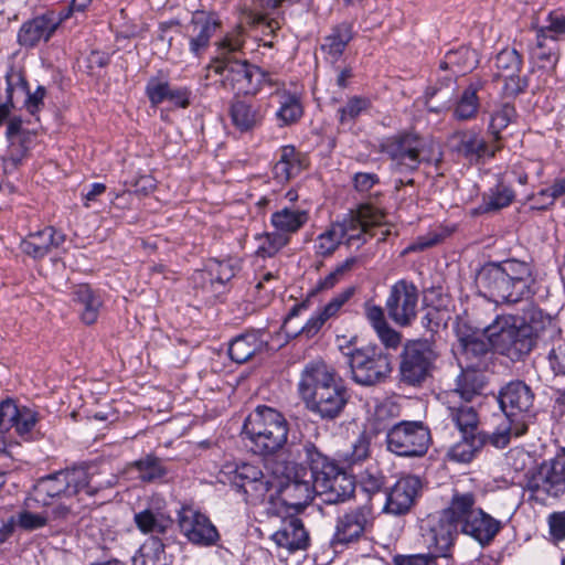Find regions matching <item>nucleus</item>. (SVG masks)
<instances>
[{
	"label": "nucleus",
	"mask_w": 565,
	"mask_h": 565,
	"mask_svg": "<svg viewBox=\"0 0 565 565\" xmlns=\"http://www.w3.org/2000/svg\"><path fill=\"white\" fill-rule=\"evenodd\" d=\"M423 531V543L428 550V556H434L436 561L438 557L450 556V550L458 535L455 525L439 514L438 518L429 519Z\"/></svg>",
	"instance_id": "412c9836"
},
{
	"label": "nucleus",
	"mask_w": 565,
	"mask_h": 565,
	"mask_svg": "<svg viewBox=\"0 0 565 565\" xmlns=\"http://www.w3.org/2000/svg\"><path fill=\"white\" fill-rule=\"evenodd\" d=\"M53 23L46 13L24 22L18 32L19 44L24 47H33L42 40L49 41L55 32Z\"/></svg>",
	"instance_id": "c9c22d12"
},
{
	"label": "nucleus",
	"mask_w": 565,
	"mask_h": 565,
	"mask_svg": "<svg viewBox=\"0 0 565 565\" xmlns=\"http://www.w3.org/2000/svg\"><path fill=\"white\" fill-rule=\"evenodd\" d=\"M209 270L212 280L222 285L230 281L235 276L234 267L228 260L213 259L210 262Z\"/></svg>",
	"instance_id": "774afa93"
},
{
	"label": "nucleus",
	"mask_w": 565,
	"mask_h": 565,
	"mask_svg": "<svg viewBox=\"0 0 565 565\" xmlns=\"http://www.w3.org/2000/svg\"><path fill=\"white\" fill-rule=\"evenodd\" d=\"M228 115L238 131L249 132L262 126L265 109L255 100L235 96L230 103Z\"/></svg>",
	"instance_id": "a878e982"
},
{
	"label": "nucleus",
	"mask_w": 565,
	"mask_h": 565,
	"mask_svg": "<svg viewBox=\"0 0 565 565\" xmlns=\"http://www.w3.org/2000/svg\"><path fill=\"white\" fill-rule=\"evenodd\" d=\"M373 523L372 508L360 505L341 514L337 520L333 544L358 541Z\"/></svg>",
	"instance_id": "aec40b11"
},
{
	"label": "nucleus",
	"mask_w": 565,
	"mask_h": 565,
	"mask_svg": "<svg viewBox=\"0 0 565 565\" xmlns=\"http://www.w3.org/2000/svg\"><path fill=\"white\" fill-rule=\"evenodd\" d=\"M481 81L471 82L463 90L457 106L454 110V116L459 120H468L477 115L479 108L478 92L482 88Z\"/></svg>",
	"instance_id": "603ef678"
},
{
	"label": "nucleus",
	"mask_w": 565,
	"mask_h": 565,
	"mask_svg": "<svg viewBox=\"0 0 565 565\" xmlns=\"http://www.w3.org/2000/svg\"><path fill=\"white\" fill-rule=\"evenodd\" d=\"M532 58L539 67L553 70L559 60V47L555 36L547 38L544 30H537L536 44L531 51Z\"/></svg>",
	"instance_id": "58836bf2"
},
{
	"label": "nucleus",
	"mask_w": 565,
	"mask_h": 565,
	"mask_svg": "<svg viewBox=\"0 0 565 565\" xmlns=\"http://www.w3.org/2000/svg\"><path fill=\"white\" fill-rule=\"evenodd\" d=\"M273 541L289 552L303 550L308 546L309 535L300 519L290 516L282 521V525L271 535Z\"/></svg>",
	"instance_id": "473e14b6"
},
{
	"label": "nucleus",
	"mask_w": 565,
	"mask_h": 565,
	"mask_svg": "<svg viewBox=\"0 0 565 565\" xmlns=\"http://www.w3.org/2000/svg\"><path fill=\"white\" fill-rule=\"evenodd\" d=\"M514 191L503 182L490 189L488 193L482 196L481 204L475 210L477 214L497 212L501 209L509 206L514 200Z\"/></svg>",
	"instance_id": "49530a36"
},
{
	"label": "nucleus",
	"mask_w": 565,
	"mask_h": 565,
	"mask_svg": "<svg viewBox=\"0 0 565 565\" xmlns=\"http://www.w3.org/2000/svg\"><path fill=\"white\" fill-rule=\"evenodd\" d=\"M437 353L433 345L424 340L407 342L398 356L399 383L420 387L433 376Z\"/></svg>",
	"instance_id": "9d476101"
},
{
	"label": "nucleus",
	"mask_w": 565,
	"mask_h": 565,
	"mask_svg": "<svg viewBox=\"0 0 565 565\" xmlns=\"http://www.w3.org/2000/svg\"><path fill=\"white\" fill-rule=\"evenodd\" d=\"M481 369H468L461 371L456 380V387L451 395L461 398L460 402L470 403L476 396L482 393L484 382L478 373Z\"/></svg>",
	"instance_id": "37998d69"
},
{
	"label": "nucleus",
	"mask_w": 565,
	"mask_h": 565,
	"mask_svg": "<svg viewBox=\"0 0 565 565\" xmlns=\"http://www.w3.org/2000/svg\"><path fill=\"white\" fill-rule=\"evenodd\" d=\"M179 526L183 535L195 545L212 546L220 540V534L210 519L191 508L182 509Z\"/></svg>",
	"instance_id": "4be33fe9"
},
{
	"label": "nucleus",
	"mask_w": 565,
	"mask_h": 565,
	"mask_svg": "<svg viewBox=\"0 0 565 565\" xmlns=\"http://www.w3.org/2000/svg\"><path fill=\"white\" fill-rule=\"evenodd\" d=\"M115 483L116 478L111 473L104 475L94 466H75L40 479L34 486L33 497L42 505H50L56 498L96 497Z\"/></svg>",
	"instance_id": "f03ea898"
},
{
	"label": "nucleus",
	"mask_w": 565,
	"mask_h": 565,
	"mask_svg": "<svg viewBox=\"0 0 565 565\" xmlns=\"http://www.w3.org/2000/svg\"><path fill=\"white\" fill-rule=\"evenodd\" d=\"M522 329H527V335L532 340L533 348L537 340L553 338L558 333V328L553 318L537 307L529 306L519 317Z\"/></svg>",
	"instance_id": "cd10ccee"
},
{
	"label": "nucleus",
	"mask_w": 565,
	"mask_h": 565,
	"mask_svg": "<svg viewBox=\"0 0 565 565\" xmlns=\"http://www.w3.org/2000/svg\"><path fill=\"white\" fill-rule=\"evenodd\" d=\"M353 26L351 23L342 22L331 29L330 34L323 39L321 50L335 62L343 54L347 45L353 39Z\"/></svg>",
	"instance_id": "ea45409f"
},
{
	"label": "nucleus",
	"mask_w": 565,
	"mask_h": 565,
	"mask_svg": "<svg viewBox=\"0 0 565 565\" xmlns=\"http://www.w3.org/2000/svg\"><path fill=\"white\" fill-rule=\"evenodd\" d=\"M131 467L138 472V478L143 482L162 480L168 473L162 459L153 455H147L134 461Z\"/></svg>",
	"instance_id": "864d4df0"
},
{
	"label": "nucleus",
	"mask_w": 565,
	"mask_h": 565,
	"mask_svg": "<svg viewBox=\"0 0 565 565\" xmlns=\"http://www.w3.org/2000/svg\"><path fill=\"white\" fill-rule=\"evenodd\" d=\"M298 394L308 411L327 420L338 418L350 399L335 370L322 360L305 365L298 382Z\"/></svg>",
	"instance_id": "f257e3e1"
},
{
	"label": "nucleus",
	"mask_w": 565,
	"mask_h": 565,
	"mask_svg": "<svg viewBox=\"0 0 565 565\" xmlns=\"http://www.w3.org/2000/svg\"><path fill=\"white\" fill-rule=\"evenodd\" d=\"M220 26L221 22L214 14L195 11L185 26L190 52L194 56L201 57L209 49L211 39Z\"/></svg>",
	"instance_id": "b1692460"
},
{
	"label": "nucleus",
	"mask_w": 565,
	"mask_h": 565,
	"mask_svg": "<svg viewBox=\"0 0 565 565\" xmlns=\"http://www.w3.org/2000/svg\"><path fill=\"white\" fill-rule=\"evenodd\" d=\"M423 491L418 476L404 475L387 489L383 511L393 515H405L415 505Z\"/></svg>",
	"instance_id": "6ab92c4d"
},
{
	"label": "nucleus",
	"mask_w": 565,
	"mask_h": 565,
	"mask_svg": "<svg viewBox=\"0 0 565 565\" xmlns=\"http://www.w3.org/2000/svg\"><path fill=\"white\" fill-rule=\"evenodd\" d=\"M279 466L280 463L277 462L274 473H280L286 481H281L278 484L275 483L274 488L279 490L287 505L296 510L305 508L317 495L315 487L307 477V467L301 463H294L292 459L288 456L281 470Z\"/></svg>",
	"instance_id": "4468645a"
},
{
	"label": "nucleus",
	"mask_w": 565,
	"mask_h": 565,
	"mask_svg": "<svg viewBox=\"0 0 565 565\" xmlns=\"http://www.w3.org/2000/svg\"><path fill=\"white\" fill-rule=\"evenodd\" d=\"M478 509L476 495L472 492L455 491L448 507L440 512V515L457 530H461L465 522L470 520Z\"/></svg>",
	"instance_id": "72a5a7b5"
},
{
	"label": "nucleus",
	"mask_w": 565,
	"mask_h": 565,
	"mask_svg": "<svg viewBox=\"0 0 565 565\" xmlns=\"http://www.w3.org/2000/svg\"><path fill=\"white\" fill-rule=\"evenodd\" d=\"M220 476L223 483H230L237 492L244 494L246 502L254 504L263 502L275 487V481L269 476L250 463L225 465Z\"/></svg>",
	"instance_id": "ddd939ff"
},
{
	"label": "nucleus",
	"mask_w": 565,
	"mask_h": 565,
	"mask_svg": "<svg viewBox=\"0 0 565 565\" xmlns=\"http://www.w3.org/2000/svg\"><path fill=\"white\" fill-rule=\"evenodd\" d=\"M541 196H546L547 200L545 202H540L534 204L532 207L535 210H546L554 205L556 199L565 195V177L557 178L554 180L552 185L546 189H542L540 191Z\"/></svg>",
	"instance_id": "69168bd1"
},
{
	"label": "nucleus",
	"mask_w": 565,
	"mask_h": 565,
	"mask_svg": "<svg viewBox=\"0 0 565 565\" xmlns=\"http://www.w3.org/2000/svg\"><path fill=\"white\" fill-rule=\"evenodd\" d=\"M419 291L406 279L396 281L390 289L385 309L390 319L399 327L409 326L417 316Z\"/></svg>",
	"instance_id": "f3484780"
},
{
	"label": "nucleus",
	"mask_w": 565,
	"mask_h": 565,
	"mask_svg": "<svg viewBox=\"0 0 565 565\" xmlns=\"http://www.w3.org/2000/svg\"><path fill=\"white\" fill-rule=\"evenodd\" d=\"M385 214L372 204H362L355 215L337 223L343 230V243L352 245L354 242L365 243V236H379L384 241L390 235V228L385 227Z\"/></svg>",
	"instance_id": "2eb2a0df"
},
{
	"label": "nucleus",
	"mask_w": 565,
	"mask_h": 565,
	"mask_svg": "<svg viewBox=\"0 0 565 565\" xmlns=\"http://www.w3.org/2000/svg\"><path fill=\"white\" fill-rule=\"evenodd\" d=\"M244 45L241 31L226 34L216 43V55L206 66L205 79L210 78V73L214 72L221 75V85L239 95H256L258 93V82L262 68L248 63L246 60L235 57Z\"/></svg>",
	"instance_id": "7ed1b4c3"
},
{
	"label": "nucleus",
	"mask_w": 565,
	"mask_h": 565,
	"mask_svg": "<svg viewBox=\"0 0 565 565\" xmlns=\"http://www.w3.org/2000/svg\"><path fill=\"white\" fill-rule=\"evenodd\" d=\"M326 491H321L318 495L322 497L326 503H340L350 499L355 490V481L352 476L342 470L334 476L326 486Z\"/></svg>",
	"instance_id": "c03bdc74"
},
{
	"label": "nucleus",
	"mask_w": 565,
	"mask_h": 565,
	"mask_svg": "<svg viewBox=\"0 0 565 565\" xmlns=\"http://www.w3.org/2000/svg\"><path fill=\"white\" fill-rule=\"evenodd\" d=\"M501 522L482 509L475 511L473 516L465 522L461 533L471 536L482 546L489 545L501 530Z\"/></svg>",
	"instance_id": "2f4dec72"
},
{
	"label": "nucleus",
	"mask_w": 565,
	"mask_h": 565,
	"mask_svg": "<svg viewBox=\"0 0 565 565\" xmlns=\"http://www.w3.org/2000/svg\"><path fill=\"white\" fill-rule=\"evenodd\" d=\"M134 521L141 533L151 534V536L166 534L173 524V520L170 515L153 508H147L135 513Z\"/></svg>",
	"instance_id": "4c0bfd02"
},
{
	"label": "nucleus",
	"mask_w": 565,
	"mask_h": 565,
	"mask_svg": "<svg viewBox=\"0 0 565 565\" xmlns=\"http://www.w3.org/2000/svg\"><path fill=\"white\" fill-rule=\"evenodd\" d=\"M307 167L305 156L294 146H284L279 151V159L274 164L273 174L277 182L285 183L299 175Z\"/></svg>",
	"instance_id": "f704fd0d"
},
{
	"label": "nucleus",
	"mask_w": 565,
	"mask_h": 565,
	"mask_svg": "<svg viewBox=\"0 0 565 565\" xmlns=\"http://www.w3.org/2000/svg\"><path fill=\"white\" fill-rule=\"evenodd\" d=\"M266 344L255 333H246L236 337L228 347V355L232 361L242 364L255 354L264 351Z\"/></svg>",
	"instance_id": "79ce46f5"
},
{
	"label": "nucleus",
	"mask_w": 565,
	"mask_h": 565,
	"mask_svg": "<svg viewBox=\"0 0 565 565\" xmlns=\"http://www.w3.org/2000/svg\"><path fill=\"white\" fill-rule=\"evenodd\" d=\"M343 230L337 223L317 237L316 253L322 257L331 256L343 243Z\"/></svg>",
	"instance_id": "4d7b16f0"
},
{
	"label": "nucleus",
	"mask_w": 565,
	"mask_h": 565,
	"mask_svg": "<svg viewBox=\"0 0 565 565\" xmlns=\"http://www.w3.org/2000/svg\"><path fill=\"white\" fill-rule=\"evenodd\" d=\"M243 433L254 445L255 452L268 455L286 444L288 423L281 413L262 405L245 419Z\"/></svg>",
	"instance_id": "39448f33"
},
{
	"label": "nucleus",
	"mask_w": 565,
	"mask_h": 565,
	"mask_svg": "<svg viewBox=\"0 0 565 565\" xmlns=\"http://www.w3.org/2000/svg\"><path fill=\"white\" fill-rule=\"evenodd\" d=\"M430 445V429L422 420H401L386 430V450L397 457H424Z\"/></svg>",
	"instance_id": "1a4fd4ad"
},
{
	"label": "nucleus",
	"mask_w": 565,
	"mask_h": 565,
	"mask_svg": "<svg viewBox=\"0 0 565 565\" xmlns=\"http://www.w3.org/2000/svg\"><path fill=\"white\" fill-rule=\"evenodd\" d=\"M527 329H522L519 316L501 315L483 329L494 352L511 361H520L533 350Z\"/></svg>",
	"instance_id": "0eeeda50"
},
{
	"label": "nucleus",
	"mask_w": 565,
	"mask_h": 565,
	"mask_svg": "<svg viewBox=\"0 0 565 565\" xmlns=\"http://www.w3.org/2000/svg\"><path fill=\"white\" fill-rule=\"evenodd\" d=\"M351 379L358 385L371 387L385 383L393 371L391 355L377 345H364L348 353Z\"/></svg>",
	"instance_id": "6e6552de"
},
{
	"label": "nucleus",
	"mask_w": 565,
	"mask_h": 565,
	"mask_svg": "<svg viewBox=\"0 0 565 565\" xmlns=\"http://www.w3.org/2000/svg\"><path fill=\"white\" fill-rule=\"evenodd\" d=\"M491 343L489 339L472 340L469 343L461 347L459 350L461 356L466 361V367L468 369H486L487 361L491 356Z\"/></svg>",
	"instance_id": "09e8293b"
},
{
	"label": "nucleus",
	"mask_w": 565,
	"mask_h": 565,
	"mask_svg": "<svg viewBox=\"0 0 565 565\" xmlns=\"http://www.w3.org/2000/svg\"><path fill=\"white\" fill-rule=\"evenodd\" d=\"M458 440L448 451V457L457 462H470L478 451L484 446L488 435H460Z\"/></svg>",
	"instance_id": "a18cd8bd"
},
{
	"label": "nucleus",
	"mask_w": 565,
	"mask_h": 565,
	"mask_svg": "<svg viewBox=\"0 0 565 565\" xmlns=\"http://www.w3.org/2000/svg\"><path fill=\"white\" fill-rule=\"evenodd\" d=\"M456 75L457 74H447L443 77H439L436 84L426 90V97H435L438 94H441L443 107L448 106L451 100L456 89Z\"/></svg>",
	"instance_id": "052dcab7"
},
{
	"label": "nucleus",
	"mask_w": 565,
	"mask_h": 565,
	"mask_svg": "<svg viewBox=\"0 0 565 565\" xmlns=\"http://www.w3.org/2000/svg\"><path fill=\"white\" fill-rule=\"evenodd\" d=\"M256 254L260 257H273L289 242V236L282 233H266L259 238Z\"/></svg>",
	"instance_id": "bf43d9fd"
},
{
	"label": "nucleus",
	"mask_w": 565,
	"mask_h": 565,
	"mask_svg": "<svg viewBox=\"0 0 565 565\" xmlns=\"http://www.w3.org/2000/svg\"><path fill=\"white\" fill-rule=\"evenodd\" d=\"M479 291L495 302L515 303L522 300L498 263L484 264L477 274Z\"/></svg>",
	"instance_id": "a211bd4d"
},
{
	"label": "nucleus",
	"mask_w": 565,
	"mask_h": 565,
	"mask_svg": "<svg viewBox=\"0 0 565 565\" xmlns=\"http://www.w3.org/2000/svg\"><path fill=\"white\" fill-rule=\"evenodd\" d=\"M72 299L85 324H93L97 321L99 310L103 306L100 296L87 284H81L73 288Z\"/></svg>",
	"instance_id": "e433bc0d"
},
{
	"label": "nucleus",
	"mask_w": 565,
	"mask_h": 565,
	"mask_svg": "<svg viewBox=\"0 0 565 565\" xmlns=\"http://www.w3.org/2000/svg\"><path fill=\"white\" fill-rule=\"evenodd\" d=\"M288 457L294 463L307 465V477L315 487L317 495L326 491V486L343 469L328 456L323 455L310 440L292 443L287 447Z\"/></svg>",
	"instance_id": "9b49d317"
},
{
	"label": "nucleus",
	"mask_w": 565,
	"mask_h": 565,
	"mask_svg": "<svg viewBox=\"0 0 565 565\" xmlns=\"http://www.w3.org/2000/svg\"><path fill=\"white\" fill-rule=\"evenodd\" d=\"M356 262L358 259L355 257H350L341 264L337 265L331 273H329L324 278H321L317 282L316 288L311 291V295H315L317 291L321 290H330L340 284L352 271Z\"/></svg>",
	"instance_id": "13d9d810"
},
{
	"label": "nucleus",
	"mask_w": 565,
	"mask_h": 565,
	"mask_svg": "<svg viewBox=\"0 0 565 565\" xmlns=\"http://www.w3.org/2000/svg\"><path fill=\"white\" fill-rule=\"evenodd\" d=\"M426 148L427 141L415 134L396 135L382 143V152L391 159L397 173L414 172L422 162H430L433 157Z\"/></svg>",
	"instance_id": "f8f14e48"
},
{
	"label": "nucleus",
	"mask_w": 565,
	"mask_h": 565,
	"mask_svg": "<svg viewBox=\"0 0 565 565\" xmlns=\"http://www.w3.org/2000/svg\"><path fill=\"white\" fill-rule=\"evenodd\" d=\"M548 540L557 545L565 541V510L554 511L547 516Z\"/></svg>",
	"instance_id": "0e129e2a"
},
{
	"label": "nucleus",
	"mask_w": 565,
	"mask_h": 565,
	"mask_svg": "<svg viewBox=\"0 0 565 565\" xmlns=\"http://www.w3.org/2000/svg\"><path fill=\"white\" fill-rule=\"evenodd\" d=\"M516 117V110L510 103L502 104L491 116L489 134L493 142L501 143V131L504 130Z\"/></svg>",
	"instance_id": "6e6d98bb"
},
{
	"label": "nucleus",
	"mask_w": 565,
	"mask_h": 565,
	"mask_svg": "<svg viewBox=\"0 0 565 565\" xmlns=\"http://www.w3.org/2000/svg\"><path fill=\"white\" fill-rule=\"evenodd\" d=\"M477 52L468 46H459L456 50H450L446 53L443 61L439 63V68L443 71L450 70L454 74H465L472 71L478 64Z\"/></svg>",
	"instance_id": "a19ab883"
},
{
	"label": "nucleus",
	"mask_w": 565,
	"mask_h": 565,
	"mask_svg": "<svg viewBox=\"0 0 565 565\" xmlns=\"http://www.w3.org/2000/svg\"><path fill=\"white\" fill-rule=\"evenodd\" d=\"M370 438L365 434H361L352 444L351 449L344 452L343 461L349 466L365 461L370 457Z\"/></svg>",
	"instance_id": "680f3d73"
},
{
	"label": "nucleus",
	"mask_w": 565,
	"mask_h": 565,
	"mask_svg": "<svg viewBox=\"0 0 565 565\" xmlns=\"http://www.w3.org/2000/svg\"><path fill=\"white\" fill-rule=\"evenodd\" d=\"M497 77L503 81L505 96H516L527 87V79L520 76L522 57L514 49L502 50L495 58Z\"/></svg>",
	"instance_id": "5701e85b"
},
{
	"label": "nucleus",
	"mask_w": 565,
	"mask_h": 565,
	"mask_svg": "<svg viewBox=\"0 0 565 565\" xmlns=\"http://www.w3.org/2000/svg\"><path fill=\"white\" fill-rule=\"evenodd\" d=\"M385 483V476L377 467H369L360 476V484L362 489L374 494L382 490Z\"/></svg>",
	"instance_id": "e2e57ef3"
},
{
	"label": "nucleus",
	"mask_w": 565,
	"mask_h": 565,
	"mask_svg": "<svg viewBox=\"0 0 565 565\" xmlns=\"http://www.w3.org/2000/svg\"><path fill=\"white\" fill-rule=\"evenodd\" d=\"M371 108V100L363 96H351L345 104L341 106L338 111V121L341 126L352 127L356 119Z\"/></svg>",
	"instance_id": "5fc2aeb1"
},
{
	"label": "nucleus",
	"mask_w": 565,
	"mask_h": 565,
	"mask_svg": "<svg viewBox=\"0 0 565 565\" xmlns=\"http://www.w3.org/2000/svg\"><path fill=\"white\" fill-rule=\"evenodd\" d=\"M447 420L460 435H487L480 429L478 411L467 402H454L446 407Z\"/></svg>",
	"instance_id": "c756f323"
},
{
	"label": "nucleus",
	"mask_w": 565,
	"mask_h": 565,
	"mask_svg": "<svg viewBox=\"0 0 565 565\" xmlns=\"http://www.w3.org/2000/svg\"><path fill=\"white\" fill-rule=\"evenodd\" d=\"M500 408L508 419V427L491 435V444L504 448L510 437H520L527 431L533 419L532 407L534 394L530 386L522 381H512L503 386L498 396Z\"/></svg>",
	"instance_id": "20e7f679"
},
{
	"label": "nucleus",
	"mask_w": 565,
	"mask_h": 565,
	"mask_svg": "<svg viewBox=\"0 0 565 565\" xmlns=\"http://www.w3.org/2000/svg\"><path fill=\"white\" fill-rule=\"evenodd\" d=\"M279 108L276 111V118L279 121V126H291L300 120L303 115V107L300 97L297 94H292L288 90H282Z\"/></svg>",
	"instance_id": "3c124183"
},
{
	"label": "nucleus",
	"mask_w": 565,
	"mask_h": 565,
	"mask_svg": "<svg viewBox=\"0 0 565 565\" xmlns=\"http://www.w3.org/2000/svg\"><path fill=\"white\" fill-rule=\"evenodd\" d=\"M38 420V413L26 406L19 407L11 399L0 403V433L2 434L14 428L19 436L24 437L31 433Z\"/></svg>",
	"instance_id": "393cba45"
},
{
	"label": "nucleus",
	"mask_w": 565,
	"mask_h": 565,
	"mask_svg": "<svg viewBox=\"0 0 565 565\" xmlns=\"http://www.w3.org/2000/svg\"><path fill=\"white\" fill-rule=\"evenodd\" d=\"M308 213L303 210L284 207L271 215V224L278 233L287 236L298 232L307 222Z\"/></svg>",
	"instance_id": "de8ad7c7"
},
{
	"label": "nucleus",
	"mask_w": 565,
	"mask_h": 565,
	"mask_svg": "<svg viewBox=\"0 0 565 565\" xmlns=\"http://www.w3.org/2000/svg\"><path fill=\"white\" fill-rule=\"evenodd\" d=\"M448 147L452 154L463 159L469 164H479L495 156L502 145L486 140L475 129L457 130L448 138Z\"/></svg>",
	"instance_id": "dca6fc26"
},
{
	"label": "nucleus",
	"mask_w": 565,
	"mask_h": 565,
	"mask_svg": "<svg viewBox=\"0 0 565 565\" xmlns=\"http://www.w3.org/2000/svg\"><path fill=\"white\" fill-rule=\"evenodd\" d=\"M134 565H168L166 546L159 536H150L134 557Z\"/></svg>",
	"instance_id": "8fccbe9b"
},
{
	"label": "nucleus",
	"mask_w": 565,
	"mask_h": 565,
	"mask_svg": "<svg viewBox=\"0 0 565 565\" xmlns=\"http://www.w3.org/2000/svg\"><path fill=\"white\" fill-rule=\"evenodd\" d=\"M523 489L529 500L540 504L562 498L565 494V451L529 470Z\"/></svg>",
	"instance_id": "423d86ee"
},
{
	"label": "nucleus",
	"mask_w": 565,
	"mask_h": 565,
	"mask_svg": "<svg viewBox=\"0 0 565 565\" xmlns=\"http://www.w3.org/2000/svg\"><path fill=\"white\" fill-rule=\"evenodd\" d=\"M170 84L159 77H151L146 85V95L150 103L157 106L166 100Z\"/></svg>",
	"instance_id": "338daca9"
},
{
	"label": "nucleus",
	"mask_w": 565,
	"mask_h": 565,
	"mask_svg": "<svg viewBox=\"0 0 565 565\" xmlns=\"http://www.w3.org/2000/svg\"><path fill=\"white\" fill-rule=\"evenodd\" d=\"M355 294V287L350 286L337 294L328 303H326L319 311H317L299 330L300 334L307 338L316 335L324 323L338 317L341 308L352 298Z\"/></svg>",
	"instance_id": "bb28decb"
},
{
	"label": "nucleus",
	"mask_w": 565,
	"mask_h": 565,
	"mask_svg": "<svg viewBox=\"0 0 565 565\" xmlns=\"http://www.w3.org/2000/svg\"><path fill=\"white\" fill-rule=\"evenodd\" d=\"M65 241V235L57 233L52 226H46L41 231L30 233L22 242L23 253L33 258H43L53 247L61 246Z\"/></svg>",
	"instance_id": "7c9ffc66"
},
{
	"label": "nucleus",
	"mask_w": 565,
	"mask_h": 565,
	"mask_svg": "<svg viewBox=\"0 0 565 565\" xmlns=\"http://www.w3.org/2000/svg\"><path fill=\"white\" fill-rule=\"evenodd\" d=\"M520 297L527 299L534 295L535 276L530 263L519 259H505L498 263Z\"/></svg>",
	"instance_id": "c85d7f7f"
}]
</instances>
